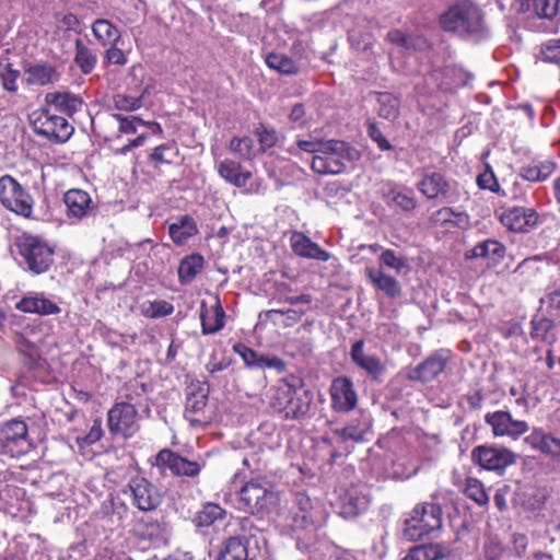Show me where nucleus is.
<instances>
[{"label":"nucleus","mask_w":560,"mask_h":560,"mask_svg":"<svg viewBox=\"0 0 560 560\" xmlns=\"http://www.w3.org/2000/svg\"><path fill=\"white\" fill-rule=\"evenodd\" d=\"M74 48V63L83 74H90L97 63L96 54L81 38L75 39Z\"/></svg>","instance_id":"nucleus-43"},{"label":"nucleus","mask_w":560,"mask_h":560,"mask_svg":"<svg viewBox=\"0 0 560 560\" xmlns=\"http://www.w3.org/2000/svg\"><path fill=\"white\" fill-rule=\"evenodd\" d=\"M103 438V429H102V420L95 419L90 431L83 435L77 438V443L79 446H90L96 442H98Z\"/></svg>","instance_id":"nucleus-60"},{"label":"nucleus","mask_w":560,"mask_h":560,"mask_svg":"<svg viewBox=\"0 0 560 560\" xmlns=\"http://www.w3.org/2000/svg\"><path fill=\"white\" fill-rule=\"evenodd\" d=\"M541 303L547 304V313L551 317H560V285H553L549 288L545 299Z\"/></svg>","instance_id":"nucleus-59"},{"label":"nucleus","mask_w":560,"mask_h":560,"mask_svg":"<svg viewBox=\"0 0 560 560\" xmlns=\"http://www.w3.org/2000/svg\"><path fill=\"white\" fill-rule=\"evenodd\" d=\"M174 152V155L178 153V150L174 143H163L153 149L149 155V160L155 165L170 164L173 160L166 154L167 152Z\"/></svg>","instance_id":"nucleus-58"},{"label":"nucleus","mask_w":560,"mask_h":560,"mask_svg":"<svg viewBox=\"0 0 560 560\" xmlns=\"http://www.w3.org/2000/svg\"><path fill=\"white\" fill-rule=\"evenodd\" d=\"M232 350L242 358L248 369H273L279 373L284 372L287 369V363L281 358L258 353L243 342L234 343Z\"/></svg>","instance_id":"nucleus-22"},{"label":"nucleus","mask_w":560,"mask_h":560,"mask_svg":"<svg viewBox=\"0 0 560 560\" xmlns=\"http://www.w3.org/2000/svg\"><path fill=\"white\" fill-rule=\"evenodd\" d=\"M228 516V512L220 504L206 502L201 509L197 511L192 517V524L198 529L209 528L219 522H223Z\"/></svg>","instance_id":"nucleus-39"},{"label":"nucleus","mask_w":560,"mask_h":560,"mask_svg":"<svg viewBox=\"0 0 560 560\" xmlns=\"http://www.w3.org/2000/svg\"><path fill=\"white\" fill-rule=\"evenodd\" d=\"M378 116L384 119H396L400 112V98L389 92H376Z\"/></svg>","instance_id":"nucleus-45"},{"label":"nucleus","mask_w":560,"mask_h":560,"mask_svg":"<svg viewBox=\"0 0 560 560\" xmlns=\"http://www.w3.org/2000/svg\"><path fill=\"white\" fill-rule=\"evenodd\" d=\"M229 149L231 152L237 154L240 158L247 160L252 155L253 140L245 137H233L230 140Z\"/></svg>","instance_id":"nucleus-57"},{"label":"nucleus","mask_w":560,"mask_h":560,"mask_svg":"<svg viewBox=\"0 0 560 560\" xmlns=\"http://www.w3.org/2000/svg\"><path fill=\"white\" fill-rule=\"evenodd\" d=\"M505 255L506 247L502 242L495 238H487L477 243L471 249L467 250L465 253V258H481L487 260L489 266H497L504 259Z\"/></svg>","instance_id":"nucleus-27"},{"label":"nucleus","mask_w":560,"mask_h":560,"mask_svg":"<svg viewBox=\"0 0 560 560\" xmlns=\"http://www.w3.org/2000/svg\"><path fill=\"white\" fill-rule=\"evenodd\" d=\"M24 82L28 86H46L60 80L57 67L48 61L26 62L23 66Z\"/></svg>","instance_id":"nucleus-23"},{"label":"nucleus","mask_w":560,"mask_h":560,"mask_svg":"<svg viewBox=\"0 0 560 560\" xmlns=\"http://www.w3.org/2000/svg\"><path fill=\"white\" fill-rule=\"evenodd\" d=\"M477 186L480 189L490 190L501 197H508L509 194L501 188L498 178L490 165H487L485 171L477 176Z\"/></svg>","instance_id":"nucleus-51"},{"label":"nucleus","mask_w":560,"mask_h":560,"mask_svg":"<svg viewBox=\"0 0 560 560\" xmlns=\"http://www.w3.org/2000/svg\"><path fill=\"white\" fill-rule=\"evenodd\" d=\"M217 170L220 177L237 188L245 187L253 176L250 171L245 170L241 163L231 159L221 161Z\"/></svg>","instance_id":"nucleus-35"},{"label":"nucleus","mask_w":560,"mask_h":560,"mask_svg":"<svg viewBox=\"0 0 560 560\" xmlns=\"http://www.w3.org/2000/svg\"><path fill=\"white\" fill-rule=\"evenodd\" d=\"M0 205L15 215L24 219L34 218V197L10 174L0 177Z\"/></svg>","instance_id":"nucleus-7"},{"label":"nucleus","mask_w":560,"mask_h":560,"mask_svg":"<svg viewBox=\"0 0 560 560\" xmlns=\"http://www.w3.org/2000/svg\"><path fill=\"white\" fill-rule=\"evenodd\" d=\"M205 257L199 253H192L179 261L177 275L180 284H189L202 271Z\"/></svg>","instance_id":"nucleus-40"},{"label":"nucleus","mask_w":560,"mask_h":560,"mask_svg":"<svg viewBox=\"0 0 560 560\" xmlns=\"http://www.w3.org/2000/svg\"><path fill=\"white\" fill-rule=\"evenodd\" d=\"M330 407L335 412L348 413L357 408L358 395L353 382L348 376H337L329 387Z\"/></svg>","instance_id":"nucleus-20"},{"label":"nucleus","mask_w":560,"mask_h":560,"mask_svg":"<svg viewBox=\"0 0 560 560\" xmlns=\"http://www.w3.org/2000/svg\"><path fill=\"white\" fill-rule=\"evenodd\" d=\"M289 520L294 530H316L326 522L323 506L304 492H295L289 509Z\"/></svg>","instance_id":"nucleus-6"},{"label":"nucleus","mask_w":560,"mask_h":560,"mask_svg":"<svg viewBox=\"0 0 560 560\" xmlns=\"http://www.w3.org/2000/svg\"><path fill=\"white\" fill-rule=\"evenodd\" d=\"M462 491L467 498L472 500L479 506L487 505L489 502V495L482 481L476 477H465Z\"/></svg>","instance_id":"nucleus-46"},{"label":"nucleus","mask_w":560,"mask_h":560,"mask_svg":"<svg viewBox=\"0 0 560 560\" xmlns=\"http://www.w3.org/2000/svg\"><path fill=\"white\" fill-rule=\"evenodd\" d=\"M443 31L462 37H483L487 33L483 13L476 4L462 0L451 5L439 18Z\"/></svg>","instance_id":"nucleus-3"},{"label":"nucleus","mask_w":560,"mask_h":560,"mask_svg":"<svg viewBox=\"0 0 560 560\" xmlns=\"http://www.w3.org/2000/svg\"><path fill=\"white\" fill-rule=\"evenodd\" d=\"M200 322L202 335H212L224 327L225 312L217 298L215 304L209 308L205 300L200 303Z\"/></svg>","instance_id":"nucleus-30"},{"label":"nucleus","mask_w":560,"mask_h":560,"mask_svg":"<svg viewBox=\"0 0 560 560\" xmlns=\"http://www.w3.org/2000/svg\"><path fill=\"white\" fill-rule=\"evenodd\" d=\"M555 328V322L549 317H534L530 320V337L534 340L552 341L555 336L551 334Z\"/></svg>","instance_id":"nucleus-48"},{"label":"nucleus","mask_w":560,"mask_h":560,"mask_svg":"<svg viewBox=\"0 0 560 560\" xmlns=\"http://www.w3.org/2000/svg\"><path fill=\"white\" fill-rule=\"evenodd\" d=\"M217 560H256V555L250 553L247 538L233 536L224 540Z\"/></svg>","instance_id":"nucleus-37"},{"label":"nucleus","mask_w":560,"mask_h":560,"mask_svg":"<svg viewBox=\"0 0 560 560\" xmlns=\"http://www.w3.org/2000/svg\"><path fill=\"white\" fill-rule=\"evenodd\" d=\"M112 118L118 122V132L125 135H135L140 126H145V122L138 116H124L121 114H113Z\"/></svg>","instance_id":"nucleus-52"},{"label":"nucleus","mask_w":560,"mask_h":560,"mask_svg":"<svg viewBox=\"0 0 560 560\" xmlns=\"http://www.w3.org/2000/svg\"><path fill=\"white\" fill-rule=\"evenodd\" d=\"M174 312V305L165 300L148 301L141 306V314L147 318H160L170 316Z\"/></svg>","instance_id":"nucleus-50"},{"label":"nucleus","mask_w":560,"mask_h":560,"mask_svg":"<svg viewBox=\"0 0 560 560\" xmlns=\"http://www.w3.org/2000/svg\"><path fill=\"white\" fill-rule=\"evenodd\" d=\"M326 142L338 143V152L317 153L313 155L311 167L320 175L340 174L346 171L345 161L353 162L360 159V152L348 142L341 140H327Z\"/></svg>","instance_id":"nucleus-12"},{"label":"nucleus","mask_w":560,"mask_h":560,"mask_svg":"<svg viewBox=\"0 0 560 560\" xmlns=\"http://www.w3.org/2000/svg\"><path fill=\"white\" fill-rule=\"evenodd\" d=\"M129 534L139 542H148L150 546L159 547L167 542V523L163 517L135 516L131 521Z\"/></svg>","instance_id":"nucleus-14"},{"label":"nucleus","mask_w":560,"mask_h":560,"mask_svg":"<svg viewBox=\"0 0 560 560\" xmlns=\"http://www.w3.org/2000/svg\"><path fill=\"white\" fill-rule=\"evenodd\" d=\"M540 52L545 61L560 66V38L546 42Z\"/></svg>","instance_id":"nucleus-61"},{"label":"nucleus","mask_w":560,"mask_h":560,"mask_svg":"<svg viewBox=\"0 0 560 560\" xmlns=\"http://www.w3.org/2000/svg\"><path fill=\"white\" fill-rule=\"evenodd\" d=\"M30 124L36 135L57 143L66 142L74 131L73 126L65 117L52 113L49 107L34 110L30 115Z\"/></svg>","instance_id":"nucleus-8"},{"label":"nucleus","mask_w":560,"mask_h":560,"mask_svg":"<svg viewBox=\"0 0 560 560\" xmlns=\"http://www.w3.org/2000/svg\"><path fill=\"white\" fill-rule=\"evenodd\" d=\"M48 106H54L55 110L72 117L75 113L82 110L84 101L81 96L71 92H50L45 96Z\"/></svg>","instance_id":"nucleus-31"},{"label":"nucleus","mask_w":560,"mask_h":560,"mask_svg":"<svg viewBox=\"0 0 560 560\" xmlns=\"http://www.w3.org/2000/svg\"><path fill=\"white\" fill-rule=\"evenodd\" d=\"M381 197L388 207L395 206L404 212H412L418 205L417 198L411 189L404 191L394 182H387L382 186Z\"/></svg>","instance_id":"nucleus-26"},{"label":"nucleus","mask_w":560,"mask_h":560,"mask_svg":"<svg viewBox=\"0 0 560 560\" xmlns=\"http://www.w3.org/2000/svg\"><path fill=\"white\" fill-rule=\"evenodd\" d=\"M495 213L500 223L514 233H528L539 223V214L534 208L502 207Z\"/></svg>","instance_id":"nucleus-16"},{"label":"nucleus","mask_w":560,"mask_h":560,"mask_svg":"<svg viewBox=\"0 0 560 560\" xmlns=\"http://www.w3.org/2000/svg\"><path fill=\"white\" fill-rule=\"evenodd\" d=\"M152 465L155 466L162 475L167 472L176 478L198 479L205 463L189 459L180 453L168 447L160 450L154 456Z\"/></svg>","instance_id":"nucleus-9"},{"label":"nucleus","mask_w":560,"mask_h":560,"mask_svg":"<svg viewBox=\"0 0 560 560\" xmlns=\"http://www.w3.org/2000/svg\"><path fill=\"white\" fill-rule=\"evenodd\" d=\"M107 427L112 435L132 438L140 430L137 408L130 402H115L107 412Z\"/></svg>","instance_id":"nucleus-13"},{"label":"nucleus","mask_w":560,"mask_h":560,"mask_svg":"<svg viewBox=\"0 0 560 560\" xmlns=\"http://www.w3.org/2000/svg\"><path fill=\"white\" fill-rule=\"evenodd\" d=\"M368 135L377 144L380 150L390 151L393 149L392 143L383 135L376 122H369Z\"/></svg>","instance_id":"nucleus-64"},{"label":"nucleus","mask_w":560,"mask_h":560,"mask_svg":"<svg viewBox=\"0 0 560 560\" xmlns=\"http://www.w3.org/2000/svg\"><path fill=\"white\" fill-rule=\"evenodd\" d=\"M560 0H521L523 11L530 8L539 18L553 19L558 13Z\"/></svg>","instance_id":"nucleus-47"},{"label":"nucleus","mask_w":560,"mask_h":560,"mask_svg":"<svg viewBox=\"0 0 560 560\" xmlns=\"http://www.w3.org/2000/svg\"><path fill=\"white\" fill-rule=\"evenodd\" d=\"M254 133L262 152L273 148L278 142V132L272 128H267L264 124H259Z\"/></svg>","instance_id":"nucleus-53"},{"label":"nucleus","mask_w":560,"mask_h":560,"mask_svg":"<svg viewBox=\"0 0 560 560\" xmlns=\"http://www.w3.org/2000/svg\"><path fill=\"white\" fill-rule=\"evenodd\" d=\"M63 202L67 207L68 218L79 220L88 217L94 208L90 194L80 188H72L66 191Z\"/></svg>","instance_id":"nucleus-29"},{"label":"nucleus","mask_w":560,"mask_h":560,"mask_svg":"<svg viewBox=\"0 0 560 560\" xmlns=\"http://www.w3.org/2000/svg\"><path fill=\"white\" fill-rule=\"evenodd\" d=\"M485 422L491 428L495 438L517 440L525 434L529 427L526 421L514 419L510 411L495 410L485 416Z\"/></svg>","instance_id":"nucleus-18"},{"label":"nucleus","mask_w":560,"mask_h":560,"mask_svg":"<svg viewBox=\"0 0 560 560\" xmlns=\"http://www.w3.org/2000/svg\"><path fill=\"white\" fill-rule=\"evenodd\" d=\"M313 398L303 380L291 374L270 388L269 405L282 419L300 421L308 416Z\"/></svg>","instance_id":"nucleus-1"},{"label":"nucleus","mask_w":560,"mask_h":560,"mask_svg":"<svg viewBox=\"0 0 560 560\" xmlns=\"http://www.w3.org/2000/svg\"><path fill=\"white\" fill-rule=\"evenodd\" d=\"M448 555L450 549L442 544H422L412 547L402 560H439Z\"/></svg>","instance_id":"nucleus-41"},{"label":"nucleus","mask_w":560,"mask_h":560,"mask_svg":"<svg viewBox=\"0 0 560 560\" xmlns=\"http://www.w3.org/2000/svg\"><path fill=\"white\" fill-rule=\"evenodd\" d=\"M115 108L119 110L133 112L141 107L140 97H132L125 94H117L113 98Z\"/></svg>","instance_id":"nucleus-62"},{"label":"nucleus","mask_w":560,"mask_h":560,"mask_svg":"<svg viewBox=\"0 0 560 560\" xmlns=\"http://www.w3.org/2000/svg\"><path fill=\"white\" fill-rule=\"evenodd\" d=\"M442 508L433 502L417 504L404 522V536L411 541L422 539L424 536L442 527Z\"/></svg>","instance_id":"nucleus-5"},{"label":"nucleus","mask_w":560,"mask_h":560,"mask_svg":"<svg viewBox=\"0 0 560 560\" xmlns=\"http://www.w3.org/2000/svg\"><path fill=\"white\" fill-rule=\"evenodd\" d=\"M265 62L269 69L283 75H296L300 72L299 63L282 52H268Z\"/></svg>","instance_id":"nucleus-42"},{"label":"nucleus","mask_w":560,"mask_h":560,"mask_svg":"<svg viewBox=\"0 0 560 560\" xmlns=\"http://www.w3.org/2000/svg\"><path fill=\"white\" fill-rule=\"evenodd\" d=\"M365 341L357 340L352 343L350 350L351 361L363 370L373 381L381 382L386 371V364L375 355H369L364 352Z\"/></svg>","instance_id":"nucleus-24"},{"label":"nucleus","mask_w":560,"mask_h":560,"mask_svg":"<svg viewBox=\"0 0 560 560\" xmlns=\"http://www.w3.org/2000/svg\"><path fill=\"white\" fill-rule=\"evenodd\" d=\"M20 265L32 275L47 272L55 261V246L40 235L23 232L14 238Z\"/></svg>","instance_id":"nucleus-4"},{"label":"nucleus","mask_w":560,"mask_h":560,"mask_svg":"<svg viewBox=\"0 0 560 560\" xmlns=\"http://www.w3.org/2000/svg\"><path fill=\"white\" fill-rule=\"evenodd\" d=\"M209 387L199 381L191 382L187 387L184 417L192 427H202L209 423L206 416Z\"/></svg>","instance_id":"nucleus-15"},{"label":"nucleus","mask_w":560,"mask_h":560,"mask_svg":"<svg viewBox=\"0 0 560 560\" xmlns=\"http://www.w3.org/2000/svg\"><path fill=\"white\" fill-rule=\"evenodd\" d=\"M334 434L337 435L342 442L353 441L363 442L365 431L360 428L359 423L351 422L343 428L335 429Z\"/></svg>","instance_id":"nucleus-55"},{"label":"nucleus","mask_w":560,"mask_h":560,"mask_svg":"<svg viewBox=\"0 0 560 560\" xmlns=\"http://www.w3.org/2000/svg\"><path fill=\"white\" fill-rule=\"evenodd\" d=\"M124 492L130 498L131 505L142 513L154 512L163 503L162 491L144 476L131 477Z\"/></svg>","instance_id":"nucleus-11"},{"label":"nucleus","mask_w":560,"mask_h":560,"mask_svg":"<svg viewBox=\"0 0 560 560\" xmlns=\"http://www.w3.org/2000/svg\"><path fill=\"white\" fill-rule=\"evenodd\" d=\"M380 261L382 265L392 268L397 272H400L406 266L405 259L397 256L395 250L389 248L382 252L380 255Z\"/></svg>","instance_id":"nucleus-63"},{"label":"nucleus","mask_w":560,"mask_h":560,"mask_svg":"<svg viewBox=\"0 0 560 560\" xmlns=\"http://www.w3.org/2000/svg\"><path fill=\"white\" fill-rule=\"evenodd\" d=\"M92 32L102 46L116 44L120 39L118 28L106 19H97L92 24Z\"/></svg>","instance_id":"nucleus-44"},{"label":"nucleus","mask_w":560,"mask_h":560,"mask_svg":"<svg viewBox=\"0 0 560 560\" xmlns=\"http://www.w3.org/2000/svg\"><path fill=\"white\" fill-rule=\"evenodd\" d=\"M32 448L28 428L21 419H11L0 423V455L21 457Z\"/></svg>","instance_id":"nucleus-10"},{"label":"nucleus","mask_w":560,"mask_h":560,"mask_svg":"<svg viewBox=\"0 0 560 560\" xmlns=\"http://www.w3.org/2000/svg\"><path fill=\"white\" fill-rule=\"evenodd\" d=\"M525 441L542 455L560 463V438L552 435L542 428H534Z\"/></svg>","instance_id":"nucleus-25"},{"label":"nucleus","mask_w":560,"mask_h":560,"mask_svg":"<svg viewBox=\"0 0 560 560\" xmlns=\"http://www.w3.org/2000/svg\"><path fill=\"white\" fill-rule=\"evenodd\" d=\"M259 462L258 454L244 457L243 465L253 474L257 472L258 475L250 477L238 491V500L243 504L244 511L253 515L267 512L278 501L273 485L260 475L267 470V466L260 467Z\"/></svg>","instance_id":"nucleus-2"},{"label":"nucleus","mask_w":560,"mask_h":560,"mask_svg":"<svg viewBox=\"0 0 560 560\" xmlns=\"http://www.w3.org/2000/svg\"><path fill=\"white\" fill-rule=\"evenodd\" d=\"M198 233V224L189 214L178 217L175 222L168 225L170 238L177 246L186 244L189 238L196 236Z\"/></svg>","instance_id":"nucleus-38"},{"label":"nucleus","mask_w":560,"mask_h":560,"mask_svg":"<svg viewBox=\"0 0 560 560\" xmlns=\"http://www.w3.org/2000/svg\"><path fill=\"white\" fill-rule=\"evenodd\" d=\"M296 145L300 150L308 153H329L338 152V143L325 142V141H312V140H298Z\"/></svg>","instance_id":"nucleus-54"},{"label":"nucleus","mask_w":560,"mask_h":560,"mask_svg":"<svg viewBox=\"0 0 560 560\" xmlns=\"http://www.w3.org/2000/svg\"><path fill=\"white\" fill-rule=\"evenodd\" d=\"M429 221L436 228L465 229L469 224V215L465 212L456 211L452 207H442L430 215Z\"/></svg>","instance_id":"nucleus-36"},{"label":"nucleus","mask_w":560,"mask_h":560,"mask_svg":"<svg viewBox=\"0 0 560 560\" xmlns=\"http://www.w3.org/2000/svg\"><path fill=\"white\" fill-rule=\"evenodd\" d=\"M124 399L121 402H130L136 407L140 402V399L145 394V385L137 381H130L125 384L122 388Z\"/></svg>","instance_id":"nucleus-56"},{"label":"nucleus","mask_w":560,"mask_h":560,"mask_svg":"<svg viewBox=\"0 0 560 560\" xmlns=\"http://www.w3.org/2000/svg\"><path fill=\"white\" fill-rule=\"evenodd\" d=\"M471 459L486 470L503 471L516 462V455L506 447L485 444L471 451Z\"/></svg>","instance_id":"nucleus-17"},{"label":"nucleus","mask_w":560,"mask_h":560,"mask_svg":"<svg viewBox=\"0 0 560 560\" xmlns=\"http://www.w3.org/2000/svg\"><path fill=\"white\" fill-rule=\"evenodd\" d=\"M20 75V70L14 69L9 59L0 60V81L5 91L10 93H15L18 91V79Z\"/></svg>","instance_id":"nucleus-49"},{"label":"nucleus","mask_w":560,"mask_h":560,"mask_svg":"<svg viewBox=\"0 0 560 560\" xmlns=\"http://www.w3.org/2000/svg\"><path fill=\"white\" fill-rule=\"evenodd\" d=\"M365 275L373 287L382 291L387 298L396 299L400 296L401 285L395 277L375 267H366Z\"/></svg>","instance_id":"nucleus-34"},{"label":"nucleus","mask_w":560,"mask_h":560,"mask_svg":"<svg viewBox=\"0 0 560 560\" xmlns=\"http://www.w3.org/2000/svg\"><path fill=\"white\" fill-rule=\"evenodd\" d=\"M290 245L292 252L299 257L318 261H328L330 259V254L303 232H293L290 237Z\"/></svg>","instance_id":"nucleus-28"},{"label":"nucleus","mask_w":560,"mask_h":560,"mask_svg":"<svg viewBox=\"0 0 560 560\" xmlns=\"http://www.w3.org/2000/svg\"><path fill=\"white\" fill-rule=\"evenodd\" d=\"M417 189L428 200L440 199L446 202L457 201V197L452 192L451 182L442 172H425L421 179L416 184Z\"/></svg>","instance_id":"nucleus-19"},{"label":"nucleus","mask_w":560,"mask_h":560,"mask_svg":"<svg viewBox=\"0 0 560 560\" xmlns=\"http://www.w3.org/2000/svg\"><path fill=\"white\" fill-rule=\"evenodd\" d=\"M15 308L23 313H33L42 316L60 313V307L54 301L44 295H25L16 304Z\"/></svg>","instance_id":"nucleus-32"},{"label":"nucleus","mask_w":560,"mask_h":560,"mask_svg":"<svg viewBox=\"0 0 560 560\" xmlns=\"http://www.w3.org/2000/svg\"><path fill=\"white\" fill-rule=\"evenodd\" d=\"M447 363V352L444 350H436L418 365L408 369L406 378L422 384L432 382L445 371Z\"/></svg>","instance_id":"nucleus-21"},{"label":"nucleus","mask_w":560,"mask_h":560,"mask_svg":"<svg viewBox=\"0 0 560 560\" xmlns=\"http://www.w3.org/2000/svg\"><path fill=\"white\" fill-rule=\"evenodd\" d=\"M557 164L549 159H534L520 167L518 175L527 182L540 183L547 180L556 171Z\"/></svg>","instance_id":"nucleus-33"}]
</instances>
